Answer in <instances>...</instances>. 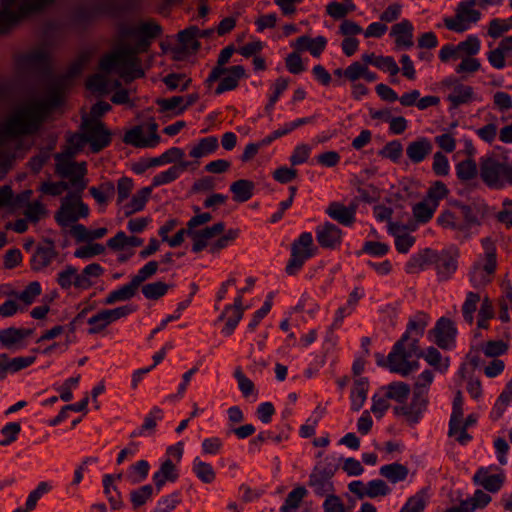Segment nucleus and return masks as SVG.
Segmentation results:
<instances>
[{
	"label": "nucleus",
	"mask_w": 512,
	"mask_h": 512,
	"mask_svg": "<svg viewBox=\"0 0 512 512\" xmlns=\"http://www.w3.org/2000/svg\"><path fill=\"white\" fill-rule=\"evenodd\" d=\"M58 105L48 101L29 100L19 105L0 127V134L5 138H17L36 133L50 110Z\"/></svg>",
	"instance_id": "f257e3e1"
},
{
	"label": "nucleus",
	"mask_w": 512,
	"mask_h": 512,
	"mask_svg": "<svg viewBox=\"0 0 512 512\" xmlns=\"http://www.w3.org/2000/svg\"><path fill=\"white\" fill-rule=\"evenodd\" d=\"M150 46V39L141 36L135 46H125L111 54L105 55L99 67L104 72H111L116 67H121L120 76L125 82H130L135 78L144 76V70L141 68L140 60L135 55L139 52L147 51Z\"/></svg>",
	"instance_id": "f03ea898"
},
{
	"label": "nucleus",
	"mask_w": 512,
	"mask_h": 512,
	"mask_svg": "<svg viewBox=\"0 0 512 512\" xmlns=\"http://www.w3.org/2000/svg\"><path fill=\"white\" fill-rule=\"evenodd\" d=\"M479 175L490 189H503L512 186V161L507 156L491 154L479 162Z\"/></svg>",
	"instance_id": "7ed1b4c3"
},
{
	"label": "nucleus",
	"mask_w": 512,
	"mask_h": 512,
	"mask_svg": "<svg viewBox=\"0 0 512 512\" xmlns=\"http://www.w3.org/2000/svg\"><path fill=\"white\" fill-rule=\"evenodd\" d=\"M52 0H0V36L6 35L30 14L42 10Z\"/></svg>",
	"instance_id": "20e7f679"
},
{
	"label": "nucleus",
	"mask_w": 512,
	"mask_h": 512,
	"mask_svg": "<svg viewBox=\"0 0 512 512\" xmlns=\"http://www.w3.org/2000/svg\"><path fill=\"white\" fill-rule=\"evenodd\" d=\"M424 353L418 346V339L413 338L411 342L402 343L401 348L396 352V344L387 357L388 366L391 372L399 373L403 376L409 375L412 371L418 369L417 359L423 357Z\"/></svg>",
	"instance_id": "39448f33"
},
{
	"label": "nucleus",
	"mask_w": 512,
	"mask_h": 512,
	"mask_svg": "<svg viewBox=\"0 0 512 512\" xmlns=\"http://www.w3.org/2000/svg\"><path fill=\"white\" fill-rule=\"evenodd\" d=\"M67 153H57L55 155L56 166L55 172L62 178H69L70 185L82 192L86 188V181L84 176L87 173L86 163L72 162Z\"/></svg>",
	"instance_id": "423d86ee"
},
{
	"label": "nucleus",
	"mask_w": 512,
	"mask_h": 512,
	"mask_svg": "<svg viewBox=\"0 0 512 512\" xmlns=\"http://www.w3.org/2000/svg\"><path fill=\"white\" fill-rule=\"evenodd\" d=\"M88 214V206L81 201L80 195L69 193L62 199L60 209L55 214V220L60 226L66 227L80 217H87Z\"/></svg>",
	"instance_id": "0eeeda50"
},
{
	"label": "nucleus",
	"mask_w": 512,
	"mask_h": 512,
	"mask_svg": "<svg viewBox=\"0 0 512 512\" xmlns=\"http://www.w3.org/2000/svg\"><path fill=\"white\" fill-rule=\"evenodd\" d=\"M313 237L309 232L302 233L298 240L294 241L291 246V259L286 266V273L294 275L301 269L304 262L314 255Z\"/></svg>",
	"instance_id": "6e6552de"
},
{
	"label": "nucleus",
	"mask_w": 512,
	"mask_h": 512,
	"mask_svg": "<svg viewBox=\"0 0 512 512\" xmlns=\"http://www.w3.org/2000/svg\"><path fill=\"white\" fill-rule=\"evenodd\" d=\"M87 61L88 58L86 56H81L69 67L66 74L58 76L50 81L47 87V94L48 96H51L52 105H60L64 90L70 84L71 79L81 73Z\"/></svg>",
	"instance_id": "1a4fd4ad"
},
{
	"label": "nucleus",
	"mask_w": 512,
	"mask_h": 512,
	"mask_svg": "<svg viewBox=\"0 0 512 512\" xmlns=\"http://www.w3.org/2000/svg\"><path fill=\"white\" fill-rule=\"evenodd\" d=\"M81 129L85 131L86 141L90 144L93 153L100 152L111 142L110 131L100 121L84 118Z\"/></svg>",
	"instance_id": "9d476101"
},
{
	"label": "nucleus",
	"mask_w": 512,
	"mask_h": 512,
	"mask_svg": "<svg viewBox=\"0 0 512 512\" xmlns=\"http://www.w3.org/2000/svg\"><path fill=\"white\" fill-rule=\"evenodd\" d=\"M475 0L460 2L453 18H445L444 24L447 29L455 32H464L468 29L467 23H476L480 19V12L473 9Z\"/></svg>",
	"instance_id": "9b49d317"
},
{
	"label": "nucleus",
	"mask_w": 512,
	"mask_h": 512,
	"mask_svg": "<svg viewBox=\"0 0 512 512\" xmlns=\"http://www.w3.org/2000/svg\"><path fill=\"white\" fill-rule=\"evenodd\" d=\"M334 471L331 468L316 466L309 477L308 485L313 488L314 492L319 496H324L334 491L331 478Z\"/></svg>",
	"instance_id": "f8f14e48"
},
{
	"label": "nucleus",
	"mask_w": 512,
	"mask_h": 512,
	"mask_svg": "<svg viewBox=\"0 0 512 512\" xmlns=\"http://www.w3.org/2000/svg\"><path fill=\"white\" fill-rule=\"evenodd\" d=\"M431 333L435 337V343L442 349H447L454 341L457 329L454 323L446 317H441Z\"/></svg>",
	"instance_id": "ddd939ff"
},
{
	"label": "nucleus",
	"mask_w": 512,
	"mask_h": 512,
	"mask_svg": "<svg viewBox=\"0 0 512 512\" xmlns=\"http://www.w3.org/2000/svg\"><path fill=\"white\" fill-rule=\"evenodd\" d=\"M58 255L53 240L44 239L43 243L39 244L32 256L31 267L35 271H39L47 267L51 261Z\"/></svg>",
	"instance_id": "4468645a"
},
{
	"label": "nucleus",
	"mask_w": 512,
	"mask_h": 512,
	"mask_svg": "<svg viewBox=\"0 0 512 512\" xmlns=\"http://www.w3.org/2000/svg\"><path fill=\"white\" fill-rule=\"evenodd\" d=\"M342 231L335 224L326 222L316 229V238L323 248L334 249L341 243Z\"/></svg>",
	"instance_id": "2eb2a0df"
},
{
	"label": "nucleus",
	"mask_w": 512,
	"mask_h": 512,
	"mask_svg": "<svg viewBox=\"0 0 512 512\" xmlns=\"http://www.w3.org/2000/svg\"><path fill=\"white\" fill-rule=\"evenodd\" d=\"M200 29L196 26H190L178 33L179 46L174 48L176 53L196 52L200 48V42L197 40Z\"/></svg>",
	"instance_id": "dca6fc26"
},
{
	"label": "nucleus",
	"mask_w": 512,
	"mask_h": 512,
	"mask_svg": "<svg viewBox=\"0 0 512 512\" xmlns=\"http://www.w3.org/2000/svg\"><path fill=\"white\" fill-rule=\"evenodd\" d=\"M225 74L227 75L221 79L217 88L215 89V94L217 95L237 88L239 80L246 75L245 69L241 65H235L227 68Z\"/></svg>",
	"instance_id": "f3484780"
},
{
	"label": "nucleus",
	"mask_w": 512,
	"mask_h": 512,
	"mask_svg": "<svg viewBox=\"0 0 512 512\" xmlns=\"http://www.w3.org/2000/svg\"><path fill=\"white\" fill-rule=\"evenodd\" d=\"M235 52V47L233 45H229L225 47L219 54L216 66L212 69L208 78L205 81V84L208 87H211L214 82L220 79L222 75L226 73V69L224 66L227 64Z\"/></svg>",
	"instance_id": "a211bd4d"
},
{
	"label": "nucleus",
	"mask_w": 512,
	"mask_h": 512,
	"mask_svg": "<svg viewBox=\"0 0 512 512\" xmlns=\"http://www.w3.org/2000/svg\"><path fill=\"white\" fill-rule=\"evenodd\" d=\"M432 148V144L427 138H420L407 146L406 154L412 162L419 163L431 153Z\"/></svg>",
	"instance_id": "6ab92c4d"
},
{
	"label": "nucleus",
	"mask_w": 512,
	"mask_h": 512,
	"mask_svg": "<svg viewBox=\"0 0 512 512\" xmlns=\"http://www.w3.org/2000/svg\"><path fill=\"white\" fill-rule=\"evenodd\" d=\"M368 387L369 382L366 377H360L354 380L350 395L352 410L359 411L363 407L367 399Z\"/></svg>",
	"instance_id": "aec40b11"
},
{
	"label": "nucleus",
	"mask_w": 512,
	"mask_h": 512,
	"mask_svg": "<svg viewBox=\"0 0 512 512\" xmlns=\"http://www.w3.org/2000/svg\"><path fill=\"white\" fill-rule=\"evenodd\" d=\"M391 35L396 37L397 46L411 47L413 45V26L408 20L395 24L391 29Z\"/></svg>",
	"instance_id": "412c9836"
},
{
	"label": "nucleus",
	"mask_w": 512,
	"mask_h": 512,
	"mask_svg": "<svg viewBox=\"0 0 512 512\" xmlns=\"http://www.w3.org/2000/svg\"><path fill=\"white\" fill-rule=\"evenodd\" d=\"M326 43V38L323 36H318L312 39L309 36L304 35L296 40L295 47L300 51L308 50L311 53V55H313L314 57H318L325 49Z\"/></svg>",
	"instance_id": "4be33fe9"
},
{
	"label": "nucleus",
	"mask_w": 512,
	"mask_h": 512,
	"mask_svg": "<svg viewBox=\"0 0 512 512\" xmlns=\"http://www.w3.org/2000/svg\"><path fill=\"white\" fill-rule=\"evenodd\" d=\"M427 325V316L424 314H420L415 319L410 320L406 332L402 335L401 339L396 342V352L400 350L402 343H406L410 340L411 333L414 332L417 336H422Z\"/></svg>",
	"instance_id": "5701e85b"
},
{
	"label": "nucleus",
	"mask_w": 512,
	"mask_h": 512,
	"mask_svg": "<svg viewBox=\"0 0 512 512\" xmlns=\"http://www.w3.org/2000/svg\"><path fill=\"white\" fill-rule=\"evenodd\" d=\"M326 213L344 226H350L354 223L352 209H347L346 206L339 202H332L328 206Z\"/></svg>",
	"instance_id": "b1692460"
},
{
	"label": "nucleus",
	"mask_w": 512,
	"mask_h": 512,
	"mask_svg": "<svg viewBox=\"0 0 512 512\" xmlns=\"http://www.w3.org/2000/svg\"><path fill=\"white\" fill-rule=\"evenodd\" d=\"M19 65L29 70L44 69L48 65V57L43 51H35L22 56Z\"/></svg>",
	"instance_id": "393cba45"
},
{
	"label": "nucleus",
	"mask_w": 512,
	"mask_h": 512,
	"mask_svg": "<svg viewBox=\"0 0 512 512\" xmlns=\"http://www.w3.org/2000/svg\"><path fill=\"white\" fill-rule=\"evenodd\" d=\"M463 398L460 390L456 392L453 400L452 414L449 422V436L456 435L460 428V423L463 417Z\"/></svg>",
	"instance_id": "a878e982"
},
{
	"label": "nucleus",
	"mask_w": 512,
	"mask_h": 512,
	"mask_svg": "<svg viewBox=\"0 0 512 512\" xmlns=\"http://www.w3.org/2000/svg\"><path fill=\"white\" fill-rule=\"evenodd\" d=\"M138 285L131 279V281L122 286L121 288L112 291L107 298L105 299L104 303L106 305L114 304L117 301H126L130 300L136 295V292L138 290Z\"/></svg>",
	"instance_id": "bb28decb"
},
{
	"label": "nucleus",
	"mask_w": 512,
	"mask_h": 512,
	"mask_svg": "<svg viewBox=\"0 0 512 512\" xmlns=\"http://www.w3.org/2000/svg\"><path fill=\"white\" fill-rule=\"evenodd\" d=\"M254 183L250 180L240 179L233 182L230 186L234 194V200L238 202L248 201L253 195Z\"/></svg>",
	"instance_id": "cd10ccee"
},
{
	"label": "nucleus",
	"mask_w": 512,
	"mask_h": 512,
	"mask_svg": "<svg viewBox=\"0 0 512 512\" xmlns=\"http://www.w3.org/2000/svg\"><path fill=\"white\" fill-rule=\"evenodd\" d=\"M143 240L136 236H127L123 231L118 232L113 238L107 241V246L115 251L122 250L125 246H141Z\"/></svg>",
	"instance_id": "c85d7f7f"
},
{
	"label": "nucleus",
	"mask_w": 512,
	"mask_h": 512,
	"mask_svg": "<svg viewBox=\"0 0 512 512\" xmlns=\"http://www.w3.org/2000/svg\"><path fill=\"white\" fill-rule=\"evenodd\" d=\"M408 473V468L399 463L388 464L380 468V474L392 483L405 480Z\"/></svg>",
	"instance_id": "c756f323"
},
{
	"label": "nucleus",
	"mask_w": 512,
	"mask_h": 512,
	"mask_svg": "<svg viewBox=\"0 0 512 512\" xmlns=\"http://www.w3.org/2000/svg\"><path fill=\"white\" fill-rule=\"evenodd\" d=\"M472 96V87L459 84L455 86L453 92L449 94L448 100L452 103L453 108H457L461 104L469 102L472 99Z\"/></svg>",
	"instance_id": "7c9ffc66"
},
{
	"label": "nucleus",
	"mask_w": 512,
	"mask_h": 512,
	"mask_svg": "<svg viewBox=\"0 0 512 512\" xmlns=\"http://www.w3.org/2000/svg\"><path fill=\"white\" fill-rule=\"evenodd\" d=\"M385 397L404 403L409 396L410 387L404 382H393L387 386Z\"/></svg>",
	"instance_id": "2f4dec72"
},
{
	"label": "nucleus",
	"mask_w": 512,
	"mask_h": 512,
	"mask_svg": "<svg viewBox=\"0 0 512 512\" xmlns=\"http://www.w3.org/2000/svg\"><path fill=\"white\" fill-rule=\"evenodd\" d=\"M123 142L137 148L150 147L151 145L148 138L143 136V128L140 125L128 130L124 135Z\"/></svg>",
	"instance_id": "473e14b6"
},
{
	"label": "nucleus",
	"mask_w": 512,
	"mask_h": 512,
	"mask_svg": "<svg viewBox=\"0 0 512 512\" xmlns=\"http://www.w3.org/2000/svg\"><path fill=\"white\" fill-rule=\"evenodd\" d=\"M477 173L476 162L471 158L463 160L456 165V175L462 182L474 179Z\"/></svg>",
	"instance_id": "72a5a7b5"
},
{
	"label": "nucleus",
	"mask_w": 512,
	"mask_h": 512,
	"mask_svg": "<svg viewBox=\"0 0 512 512\" xmlns=\"http://www.w3.org/2000/svg\"><path fill=\"white\" fill-rule=\"evenodd\" d=\"M399 229H400V226L398 224H395V223L390 224V230L396 236L395 246H396L397 251L400 253H407L408 250L414 244L415 238L407 233L399 234L398 233Z\"/></svg>",
	"instance_id": "f704fd0d"
},
{
	"label": "nucleus",
	"mask_w": 512,
	"mask_h": 512,
	"mask_svg": "<svg viewBox=\"0 0 512 512\" xmlns=\"http://www.w3.org/2000/svg\"><path fill=\"white\" fill-rule=\"evenodd\" d=\"M436 208V204L425 199L413 207V216L417 222L426 223L432 218Z\"/></svg>",
	"instance_id": "c9c22d12"
},
{
	"label": "nucleus",
	"mask_w": 512,
	"mask_h": 512,
	"mask_svg": "<svg viewBox=\"0 0 512 512\" xmlns=\"http://www.w3.org/2000/svg\"><path fill=\"white\" fill-rule=\"evenodd\" d=\"M91 196L99 204H106L109 198L115 193L114 184L110 181L102 183L99 187H91L89 189Z\"/></svg>",
	"instance_id": "e433bc0d"
},
{
	"label": "nucleus",
	"mask_w": 512,
	"mask_h": 512,
	"mask_svg": "<svg viewBox=\"0 0 512 512\" xmlns=\"http://www.w3.org/2000/svg\"><path fill=\"white\" fill-rule=\"evenodd\" d=\"M307 490L303 486H299L293 489L286 497L285 504L281 507V512H292L296 510L304 496L306 495Z\"/></svg>",
	"instance_id": "4c0bfd02"
},
{
	"label": "nucleus",
	"mask_w": 512,
	"mask_h": 512,
	"mask_svg": "<svg viewBox=\"0 0 512 512\" xmlns=\"http://www.w3.org/2000/svg\"><path fill=\"white\" fill-rule=\"evenodd\" d=\"M427 403L426 393L414 389L413 399L409 404V409L413 413L412 423H416L419 420L420 415L427 407Z\"/></svg>",
	"instance_id": "58836bf2"
},
{
	"label": "nucleus",
	"mask_w": 512,
	"mask_h": 512,
	"mask_svg": "<svg viewBox=\"0 0 512 512\" xmlns=\"http://www.w3.org/2000/svg\"><path fill=\"white\" fill-rule=\"evenodd\" d=\"M151 192H152V187H144L141 190H139L132 197L130 203L127 205V207L130 208V210L126 212V215L129 216L132 213L142 210L144 208Z\"/></svg>",
	"instance_id": "ea45409f"
},
{
	"label": "nucleus",
	"mask_w": 512,
	"mask_h": 512,
	"mask_svg": "<svg viewBox=\"0 0 512 512\" xmlns=\"http://www.w3.org/2000/svg\"><path fill=\"white\" fill-rule=\"evenodd\" d=\"M193 472L205 484L212 483L216 478V473L212 466L203 461L195 460Z\"/></svg>",
	"instance_id": "a19ab883"
},
{
	"label": "nucleus",
	"mask_w": 512,
	"mask_h": 512,
	"mask_svg": "<svg viewBox=\"0 0 512 512\" xmlns=\"http://www.w3.org/2000/svg\"><path fill=\"white\" fill-rule=\"evenodd\" d=\"M480 301V295L478 293L469 292L466 300L462 306V314L464 320L472 325L474 321V312L476 311L477 304Z\"/></svg>",
	"instance_id": "79ce46f5"
},
{
	"label": "nucleus",
	"mask_w": 512,
	"mask_h": 512,
	"mask_svg": "<svg viewBox=\"0 0 512 512\" xmlns=\"http://www.w3.org/2000/svg\"><path fill=\"white\" fill-rule=\"evenodd\" d=\"M169 289V285L162 282L157 281L153 283H148L142 286V293L147 299L157 300L160 297L164 296Z\"/></svg>",
	"instance_id": "37998d69"
},
{
	"label": "nucleus",
	"mask_w": 512,
	"mask_h": 512,
	"mask_svg": "<svg viewBox=\"0 0 512 512\" xmlns=\"http://www.w3.org/2000/svg\"><path fill=\"white\" fill-rule=\"evenodd\" d=\"M218 146L217 138L207 137L199 141V143L190 151V156L200 158L206 154L213 152Z\"/></svg>",
	"instance_id": "c03bdc74"
},
{
	"label": "nucleus",
	"mask_w": 512,
	"mask_h": 512,
	"mask_svg": "<svg viewBox=\"0 0 512 512\" xmlns=\"http://www.w3.org/2000/svg\"><path fill=\"white\" fill-rule=\"evenodd\" d=\"M482 245L485 249L486 263L484 270L489 274H493L496 269V249L490 238H485L482 241Z\"/></svg>",
	"instance_id": "a18cd8bd"
},
{
	"label": "nucleus",
	"mask_w": 512,
	"mask_h": 512,
	"mask_svg": "<svg viewBox=\"0 0 512 512\" xmlns=\"http://www.w3.org/2000/svg\"><path fill=\"white\" fill-rule=\"evenodd\" d=\"M82 131V133L71 134L67 138L68 146L66 147L64 153H67L68 156H75L79 151L82 150L84 145L87 143L85 131Z\"/></svg>",
	"instance_id": "49530a36"
},
{
	"label": "nucleus",
	"mask_w": 512,
	"mask_h": 512,
	"mask_svg": "<svg viewBox=\"0 0 512 512\" xmlns=\"http://www.w3.org/2000/svg\"><path fill=\"white\" fill-rule=\"evenodd\" d=\"M183 156H184V152L182 149L173 147V148H170L169 150H167L166 152H164L159 157L149 158V159H150V164H152V166L155 167V166H158L161 164L171 163V162L180 160V159H182Z\"/></svg>",
	"instance_id": "de8ad7c7"
},
{
	"label": "nucleus",
	"mask_w": 512,
	"mask_h": 512,
	"mask_svg": "<svg viewBox=\"0 0 512 512\" xmlns=\"http://www.w3.org/2000/svg\"><path fill=\"white\" fill-rule=\"evenodd\" d=\"M449 193L448 188L442 181H436L433 183V185L428 189L426 200L429 201L432 204H436V207L438 206V203L441 199L445 198Z\"/></svg>",
	"instance_id": "09e8293b"
},
{
	"label": "nucleus",
	"mask_w": 512,
	"mask_h": 512,
	"mask_svg": "<svg viewBox=\"0 0 512 512\" xmlns=\"http://www.w3.org/2000/svg\"><path fill=\"white\" fill-rule=\"evenodd\" d=\"M47 214L45 206L40 201L28 203L24 215L30 222L36 223Z\"/></svg>",
	"instance_id": "8fccbe9b"
},
{
	"label": "nucleus",
	"mask_w": 512,
	"mask_h": 512,
	"mask_svg": "<svg viewBox=\"0 0 512 512\" xmlns=\"http://www.w3.org/2000/svg\"><path fill=\"white\" fill-rule=\"evenodd\" d=\"M403 152V146L402 144L397 141H391L388 142L380 151L379 155L388 158L393 162H398V160L401 158Z\"/></svg>",
	"instance_id": "3c124183"
},
{
	"label": "nucleus",
	"mask_w": 512,
	"mask_h": 512,
	"mask_svg": "<svg viewBox=\"0 0 512 512\" xmlns=\"http://www.w3.org/2000/svg\"><path fill=\"white\" fill-rule=\"evenodd\" d=\"M425 505L426 494L424 491H421L408 499L401 512H423Z\"/></svg>",
	"instance_id": "603ef678"
},
{
	"label": "nucleus",
	"mask_w": 512,
	"mask_h": 512,
	"mask_svg": "<svg viewBox=\"0 0 512 512\" xmlns=\"http://www.w3.org/2000/svg\"><path fill=\"white\" fill-rule=\"evenodd\" d=\"M110 323L111 321L109 320L105 310H102L88 319V324L92 326L88 332L89 334L99 333Z\"/></svg>",
	"instance_id": "864d4df0"
},
{
	"label": "nucleus",
	"mask_w": 512,
	"mask_h": 512,
	"mask_svg": "<svg viewBox=\"0 0 512 512\" xmlns=\"http://www.w3.org/2000/svg\"><path fill=\"white\" fill-rule=\"evenodd\" d=\"M153 487L151 485H144L141 488L131 492V502L134 508L144 505L147 500L152 496Z\"/></svg>",
	"instance_id": "5fc2aeb1"
},
{
	"label": "nucleus",
	"mask_w": 512,
	"mask_h": 512,
	"mask_svg": "<svg viewBox=\"0 0 512 512\" xmlns=\"http://www.w3.org/2000/svg\"><path fill=\"white\" fill-rule=\"evenodd\" d=\"M390 492V488L385 483V481L381 479L372 480L367 483L366 486V494L367 497L375 498L378 496H385Z\"/></svg>",
	"instance_id": "6e6d98bb"
},
{
	"label": "nucleus",
	"mask_w": 512,
	"mask_h": 512,
	"mask_svg": "<svg viewBox=\"0 0 512 512\" xmlns=\"http://www.w3.org/2000/svg\"><path fill=\"white\" fill-rule=\"evenodd\" d=\"M69 184L64 181L59 182H42L39 191H41L44 194L51 195V196H59L64 191L68 190Z\"/></svg>",
	"instance_id": "4d7b16f0"
},
{
	"label": "nucleus",
	"mask_w": 512,
	"mask_h": 512,
	"mask_svg": "<svg viewBox=\"0 0 512 512\" xmlns=\"http://www.w3.org/2000/svg\"><path fill=\"white\" fill-rule=\"evenodd\" d=\"M105 247L99 243H93L86 246H82L75 250L74 256L76 258H90L96 255L104 253Z\"/></svg>",
	"instance_id": "13d9d810"
},
{
	"label": "nucleus",
	"mask_w": 512,
	"mask_h": 512,
	"mask_svg": "<svg viewBox=\"0 0 512 512\" xmlns=\"http://www.w3.org/2000/svg\"><path fill=\"white\" fill-rule=\"evenodd\" d=\"M158 270V263L156 261H150L143 266L138 273L132 277V280L138 285V287L148 278L152 277Z\"/></svg>",
	"instance_id": "bf43d9fd"
},
{
	"label": "nucleus",
	"mask_w": 512,
	"mask_h": 512,
	"mask_svg": "<svg viewBox=\"0 0 512 512\" xmlns=\"http://www.w3.org/2000/svg\"><path fill=\"white\" fill-rule=\"evenodd\" d=\"M425 357V360L431 365V366H434L435 368L441 370V371H444L448 368L449 366V360L448 358L445 359V362L444 363H441V354L440 352L434 348V347H430L428 350H427V353L423 355Z\"/></svg>",
	"instance_id": "052dcab7"
},
{
	"label": "nucleus",
	"mask_w": 512,
	"mask_h": 512,
	"mask_svg": "<svg viewBox=\"0 0 512 512\" xmlns=\"http://www.w3.org/2000/svg\"><path fill=\"white\" fill-rule=\"evenodd\" d=\"M511 28L512 25L508 20L493 19L489 23L488 35L492 38H499Z\"/></svg>",
	"instance_id": "680f3d73"
},
{
	"label": "nucleus",
	"mask_w": 512,
	"mask_h": 512,
	"mask_svg": "<svg viewBox=\"0 0 512 512\" xmlns=\"http://www.w3.org/2000/svg\"><path fill=\"white\" fill-rule=\"evenodd\" d=\"M373 65L377 68L388 71L392 76L397 75L400 71L395 60L389 56H377L373 62Z\"/></svg>",
	"instance_id": "e2e57ef3"
},
{
	"label": "nucleus",
	"mask_w": 512,
	"mask_h": 512,
	"mask_svg": "<svg viewBox=\"0 0 512 512\" xmlns=\"http://www.w3.org/2000/svg\"><path fill=\"white\" fill-rule=\"evenodd\" d=\"M432 169L438 176H446L449 173L447 157L442 152H436L433 157Z\"/></svg>",
	"instance_id": "0e129e2a"
},
{
	"label": "nucleus",
	"mask_w": 512,
	"mask_h": 512,
	"mask_svg": "<svg viewBox=\"0 0 512 512\" xmlns=\"http://www.w3.org/2000/svg\"><path fill=\"white\" fill-rule=\"evenodd\" d=\"M139 36H145L148 39L159 37L162 33L161 26L154 22H144L138 27Z\"/></svg>",
	"instance_id": "69168bd1"
},
{
	"label": "nucleus",
	"mask_w": 512,
	"mask_h": 512,
	"mask_svg": "<svg viewBox=\"0 0 512 512\" xmlns=\"http://www.w3.org/2000/svg\"><path fill=\"white\" fill-rule=\"evenodd\" d=\"M41 293V287L38 282H31L25 290H23L21 293L17 295V297L23 301L26 305L32 304L35 297L40 295Z\"/></svg>",
	"instance_id": "338daca9"
},
{
	"label": "nucleus",
	"mask_w": 512,
	"mask_h": 512,
	"mask_svg": "<svg viewBox=\"0 0 512 512\" xmlns=\"http://www.w3.org/2000/svg\"><path fill=\"white\" fill-rule=\"evenodd\" d=\"M77 269L73 266L66 268L58 274L57 283L62 289H69L73 285Z\"/></svg>",
	"instance_id": "774afa93"
}]
</instances>
